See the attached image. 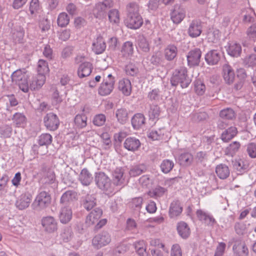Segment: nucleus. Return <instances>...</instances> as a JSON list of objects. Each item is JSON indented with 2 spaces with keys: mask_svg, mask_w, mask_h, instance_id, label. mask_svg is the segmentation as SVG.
I'll return each instance as SVG.
<instances>
[{
  "mask_svg": "<svg viewBox=\"0 0 256 256\" xmlns=\"http://www.w3.org/2000/svg\"><path fill=\"white\" fill-rule=\"evenodd\" d=\"M95 181L97 186L101 190H108L110 188V180L103 172L96 173Z\"/></svg>",
  "mask_w": 256,
  "mask_h": 256,
  "instance_id": "11",
  "label": "nucleus"
},
{
  "mask_svg": "<svg viewBox=\"0 0 256 256\" xmlns=\"http://www.w3.org/2000/svg\"><path fill=\"white\" fill-rule=\"evenodd\" d=\"M114 77L112 74H109L106 78L104 79L100 84L98 89V94L102 96L110 94L114 88Z\"/></svg>",
  "mask_w": 256,
  "mask_h": 256,
  "instance_id": "4",
  "label": "nucleus"
},
{
  "mask_svg": "<svg viewBox=\"0 0 256 256\" xmlns=\"http://www.w3.org/2000/svg\"><path fill=\"white\" fill-rule=\"evenodd\" d=\"M93 68L92 64L90 62H84L80 64L78 70V74L80 78L90 75Z\"/></svg>",
  "mask_w": 256,
  "mask_h": 256,
  "instance_id": "26",
  "label": "nucleus"
},
{
  "mask_svg": "<svg viewBox=\"0 0 256 256\" xmlns=\"http://www.w3.org/2000/svg\"><path fill=\"white\" fill-rule=\"evenodd\" d=\"M51 196L48 192H40L32 204V208L36 212H40L48 207L51 202Z\"/></svg>",
  "mask_w": 256,
  "mask_h": 256,
  "instance_id": "2",
  "label": "nucleus"
},
{
  "mask_svg": "<svg viewBox=\"0 0 256 256\" xmlns=\"http://www.w3.org/2000/svg\"><path fill=\"white\" fill-rule=\"evenodd\" d=\"M79 180L84 186H88L92 182L93 176L86 168H83L79 175Z\"/></svg>",
  "mask_w": 256,
  "mask_h": 256,
  "instance_id": "30",
  "label": "nucleus"
},
{
  "mask_svg": "<svg viewBox=\"0 0 256 256\" xmlns=\"http://www.w3.org/2000/svg\"><path fill=\"white\" fill-rule=\"evenodd\" d=\"M124 170L122 168H116L112 173L114 184L116 186H121L124 184L125 179L124 176Z\"/></svg>",
  "mask_w": 256,
  "mask_h": 256,
  "instance_id": "19",
  "label": "nucleus"
},
{
  "mask_svg": "<svg viewBox=\"0 0 256 256\" xmlns=\"http://www.w3.org/2000/svg\"><path fill=\"white\" fill-rule=\"evenodd\" d=\"M72 212L69 206H62L60 209L59 218L60 222L62 224L68 223L72 219Z\"/></svg>",
  "mask_w": 256,
  "mask_h": 256,
  "instance_id": "25",
  "label": "nucleus"
},
{
  "mask_svg": "<svg viewBox=\"0 0 256 256\" xmlns=\"http://www.w3.org/2000/svg\"><path fill=\"white\" fill-rule=\"evenodd\" d=\"M120 52L122 57L126 58L131 57L133 55L134 52L132 42L130 41H126L124 42L122 46Z\"/></svg>",
  "mask_w": 256,
  "mask_h": 256,
  "instance_id": "31",
  "label": "nucleus"
},
{
  "mask_svg": "<svg viewBox=\"0 0 256 256\" xmlns=\"http://www.w3.org/2000/svg\"><path fill=\"white\" fill-rule=\"evenodd\" d=\"M183 210V208L180 200H174L170 204L168 216L171 218H175L180 216Z\"/></svg>",
  "mask_w": 256,
  "mask_h": 256,
  "instance_id": "15",
  "label": "nucleus"
},
{
  "mask_svg": "<svg viewBox=\"0 0 256 256\" xmlns=\"http://www.w3.org/2000/svg\"><path fill=\"white\" fill-rule=\"evenodd\" d=\"M78 198V194L74 190H68L64 192L62 196L60 203L63 206H69L74 200Z\"/></svg>",
  "mask_w": 256,
  "mask_h": 256,
  "instance_id": "16",
  "label": "nucleus"
},
{
  "mask_svg": "<svg viewBox=\"0 0 256 256\" xmlns=\"http://www.w3.org/2000/svg\"><path fill=\"white\" fill-rule=\"evenodd\" d=\"M12 120L16 127L24 128L26 124L27 118L24 114L16 112L12 117Z\"/></svg>",
  "mask_w": 256,
  "mask_h": 256,
  "instance_id": "29",
  "label": "nucleus"
},
{
  "mask_svg": "<svg viewBox=\"0 0 256 256\" xmlns=\"http://www.w3.org/2000/svg\"><path fill=\"white\" fill-rule=\"evenodd\" d=\"M12 128L11 126L6 124L0 128V134L4 138H10L12 133Z\"/></svg>",
  "mask_w": 256,
  "mask_h": 256,
  "instance_id": "63",
  "label": "nucleus"
},
{
  "mask_svg": "<svg viewBox=\"0 0 256 256\" xmlns=\"http://www.w3.org/2000/svg\"><path fill=\"white\" fill-rule=\"evenodd\" d=\"M38 74L45 75L49 72L48 62L44 60H40L38 62Z\"/></svg>",
  "mask_w": 256,
  "mask_h": 256,
  "instance_id": "52",
  "label": "nucleus"
},
{
  "mask_svg": "<svg viewBox=\"0 0 256 256\" xmlns=\"http://www.w3.org/2000/svg\"><path fill=\"white\" fill-rule=\"evenodd\" d=\"M246 152L251 158H256V144L251 142L247 145Z\"/></svg>",
  "mask_w": 256,
  "mask_h": 256,
  "instance_id": "64",
  "label": "nucleus"
},
{
  "mask_svg": "<svg viewBox=\"0 0 256 256\" xmlns=\"http://www.w3.org/2000/svg\"><path fill=\"white\" fill-rule=\"evenodd\" d=\"M145 117L142 114H135L132 119V124L135 129H138L145 123Z\"/></svg>",
  "mask_w": 256,
  "mask_h": 256,
  "instance_id": "37",
  "label": "nucleus"
},
{
  "mask_svg": "<svg viewBox=\"0 0 256 256\" xmlns=\"http://www.w3.org/2000/svg\"><path fill=\"white\" fill-rule=\"evenodd\" d=\"M170 80L172 86H176L180 84L183 88L188 87L191 82V80L188 75L187 68L184 66L176 69L172 73Z\"/></svg>",
  "mask_w": 256,
  "mask_h": 256,
  "instance_id": "1",
  "label": "nucleus"
},
{
  "mask_svg": "<svg viewBox=\"0 0 256 256\" xmlns=\"http://www.w3.org/2000/svg\"><path fill=\"white\" fill-rule=\"evenodd\" d=\"M166 130L164 128H159L158 130H152L148 136L152 140H159L164 138V134Z\"/></svg>",
  "mask_w": 256,
  "mask_h": 256,
  "instance_id": "48",
  "label": "nucleus"
},
{
  "mask_svg": "<svg viewBox=\"0 0 256 256\" xmlns=\"http://www.w3.org/2000/svg\"><path fill=\"white\" fill-rule=\"evenodd\" d=\"M12 38L14 42L22 43L24 35V28L20 26L14 27L12 30Z\"/></svg>",
  "mask_w": 256,
  "mask_h": 256,
  "instance_id": "27",
  "label": "nucleus"
},
{
  "mask_svg": "<svg viewBox=\"0 0 256 256\" xmlns=\"http://www.w3.org/2000/svg\"><path fill=\"white\" fill-rule=\"evenodd\" d=\"M233 166L238 174L241 175L248 170L250 162L246 158H239L234 162Z\"/></svg>",
  "mask_w": 256,
  "mask_h": 256,
  "instance_id": "14",
  "label": "nucleus"
},
{
  "mask_svg": "<svg viewBox=\"0 0 256 256\" xmlns=\"http://www.w3.org/2000/svg\"><path fill=\"white\" fill-rule=\"evenodd\" d=\"M193 160L192 155L189 152L182 153L178 157V160L180 164L184 166L190 165Z\"/></svg>",
  "mask_w": 256,
  "mask_h": 256,
  "instance_id": "46",
  "label": "nucleus"
},
{
  "mask_svg": "<svg viewBox=\"0 0 256 256\" xmlns=\"http://www.w3.org/2000/svg\"><path fill=\"white\" fill-rule=\"evenodd\" d=\"M208 157L206 152L200 151L196 153L195 158L197 162L204 164L208 160Z\"/></svg>",
  "mask_w": 256,
  "mask_h": 256,
  "instance_id": "62",
  "label": "nucleus"
},
{
  "mask_svg": "<svg viewBox=\"0 0 256 256\" xmlns=\"http://www.w3.org/2000/svg\"><path fill=\"white\" fill-rule=\"evenodd\" d=\"M201 56L202 52L200 48H196L190 50L186 56L188 66H198Z\"/></svg>",
  "mask_w": 256,
  "mask_h": 256,
  "instance_id": "13",
  "label": "nucleus"
},
{
  "mask_svg": "<svg viewBox=\"0 0 256 256\" xmlns=\"http://www.w3.org/2000/svg\"><path fill=\"white\" fill-rule=\"evenodd\" d=\"M240 147V142L235 141L229 144L226 148V154L233 156L239 150Z\"/></svg>",
  "mask_w": 256,
  "mask_h": 256,
  "instance_id": "43",
  "label": "nucleus"
},
{
  "mask_svg": "<svg viewBox=\"0 0 256 256\" xmlns=\"http://www.w3.org/2000/svg\"><path fill=\"white\" fill-rule=\"evenodd\" d=\"M186 16V12L182 8L174 10L170 14V18L175 24H180Z\"/></svg>",
  "mask_w": 256,
  "mask_h": 256,
  "instance_id": "33",
  "label": "nucleus"
},
{
  "mask_svg": "<svg viewBox=\"0 0 256 256\" xmlns=\"http://www.w3.org/2000/svg\"><path fill=\"white\" fill-rule=\"evenodd\" d=\"M141 145L140 140L135 137L126 138L124 143V148L131 152L138 150Z\"/></svg>",
  "mask_w": 256,
  "mask_h": 256,
  "instance_id": "18",
  "label": "nucleus"
},
{
  "mask_svg": "<svg viewBox=\"0 0 256 256\" xmlns=\"http://www.w3.org/2000/svg\"><path fill=\"white\" fill-rule=\"evenodd\" d=\"M106 46L104 38L98 34L94 38L92 44V50L96 54H102L106 50Z\"/></svg>",
  "mask_w": 256,
  "mask_h": 256,
  "instance_id": "10",
  "label": "nucleus"
},
{
  "mask_svg": "<svg viewBox=\"0 0 256 256\" xmlns=\"http://www.w3.org/2000/svg\"><path fill=\"white\" fill-rule=\"evenodd\" d=\"M146 168L143 165L135 166L130 168L129 174L132 177L138 176L144 172Z\"/></svg>",
  "mask_w": 256,
  "mask_h": 256,
  "instance_id": "56",
  "label": "nucleus"
},
{
  "mask_svg": "<svg viewBox=\"0 0 256 256\" xmlns=\"http://www.w3.org/2000/svg\"><path fill=\"white\" fill-rule=\"evenodd\" d=\"M216 172L220 179H226L230 175L229 168L224 164L218 165L216 168Z\"/></svg>",
  "mask_w": 256,
  "mask_h": 256,
  "instance_id": "36",
  "label": "nucleus"
},
{
  "mask_svg": "<svg viewBox=\"0 0 256 256\" xmlns=\"http://www.w3.org/2000/svg\"><path fill=\"white\" fill-rule=\"evenodd\" d=\"M174 166V164L172 160L166 159L162 160L160 167L162 172L168 174L172 170Z\"/></svg>",
  "mask_w": 256,
  "mask_h": 256,
  "instance_id": "54",
  "label": "nucleus"
},
{
  "mask_svg": "<svg viewBox=\"0 0 256 256\" xmlns=\"http://www.w3.org/2000/svg\"><path fill=\"white\" fill-rule=\"evenodd\" d=\"M194 90L198 96H202L206 92V88L204 83L200 79L194 80Z\"/></svg>",
  "mask_w": 256,
  "mask_h": 256,
  "instance_id": "49",
  "label": "nucleus"
},
{
  "mask_svg": "<svg viewBox=\"0 0 256 256\" xmlns=\"http://www.w3.org/2000/svg\"><path fill=\"white\" fill-rule=\"evenodd\" d=\"M242 14H244L243 20L245 22H250L254 20V12L253 9L248 8L242 10Z\"/></svg>",
  "mask_w": 256,
  "mask_h": 256,
  "instance_id": "57",
  "label": "nucleus"
},
{
  "mask_svg": "<svg viewBox=\"0 0 256 256\" xmlns=\"http://www.w3.org/2000/svg\"><path fill=\"white\" fill-rule=\"evenodd\" d=\"M32 200V196L30 194H22L20 198L16 200V206L20 210L27 208Z\"/></svg>",
  "mask_w": 256,
  "mask_h": 256,
  "instance_id": "28",
  "label": "nucleus"
},
{
  "mask_svg": "<svg viewBox=\"0 0 256 256\" xmlns=\"http://www.w3.org/2000/svg\"><path fill=\"white\" fill-rule=\"evenodd\" d=\"M100 137L102 140V147L104 150H109L112 146L110 135L108 132H102Z\"/></svg>",
  "mask_w": 256,
  "mask_h": 256,
  "instance_id": "51",
  "label": "nucleus"
},
{
  "mask_svg": "<svg viewBox=\"0 0 256 256\" xmlns=\"http://www.w3.org/2000/svg\"><path fill=\"white\" fill-rule=\"evenodd\" d=\"M196 215L198 220L206 226L212 228L216 224V219L211 214L201 209L196 211Z\"/></svg>",
  "mask_w": 256,
  "mask_h": 256,
  "instance_id": "6",
  "label": "nucleus"
},
{
  "mask_svg": "<svg viewBox=\"0 0 256 256\" xmlns=\"http://www.w3.org/2000/svg\"><path fill=\"white\" fill-rule=\"evenodd\" d=\"M46 76L38 74L34 76L30 82V88L32 90L40 89L45 83Z\"/></svg>",
  "mask_w": 256,
  "mask_h": 256,
  "instance_id": "22",
  "label": "nucleus"
},
{
  "mask_svg": "<svg viewBox=\"0 0 256 256\" xmlns=\"http://www.w3.org/2000/svg\"><path fill=\"white\" fill-rule=\"evenodd\" d=\"M164 54L166 59L171 61L177 56L178 48L174 44L168 45L164 50Z\"/></svg>",
  "mask_w": 256,
  "mask_h": 256,
  "instance_id": "35",
  "label": "nucleus"
},
{
  "mask_svg": "<svg viewBox=\"0 0 256 256\" xmlns=\"http://www.w3.org/2000/svg\"><path fill=\"white\" fill-rule=\"evenodd\" d=\"M114 3L112 0H104L96 4L94 11L96 12V18L104 15L106 10L114 6Z\"/></svg>",
  "mask_w": 256,
  "mask_h": 256,
  "instance_id": "12",
  "label": "nucleus"
},
{
  "mask_svg": "<svg viewBox=\"0 0 256 256\" xmlns=\"http://www.w3.org/2000/svg\"><path fill=\"white\" fill-rule=\"evenodd\" d=\"M108 20L112 24L118 25L120 22V12L116 9H112L108 13Z\"/></svg>",
  "mask_w": 256,
  "mask_h": 256,
  "instance_id": "42",
  "label": "nucleus"
},
{
  "mask_svg": "<svg viewBox=\"0 0 256 256\" xmlns=\"http://www.w3.org/2000/svg\"><path fill=\"white\" fill-rule=\"evenodd\" d=\"M223 78L226 83L232 84L235 78V74L232 68L229 64H225L222 68Z\"/></svg>",
  "mask_w": 256,
  "mask_h": 256,
  "instance_id": "23",
  "label": "nucleus"
},
{
  "mask_svg": "<svg viewBox=\"0 0 256 256\" xmlns=\"http://www.w3.org/2000/svg\"><path fill=\"white\" fill-rule=\"evenodd\" d=\"M125 71L127 75L130 76H136L138 73V69L136 66L130 62L125 66Z\"/></svg>",
  "mask_w": 256,
  "mask_h": 256,
  "instance_id": "58",
  "label": "nucleus"
},
{
  "mask_svg": "<svg viewBox=\"0 0 256 256\" xmlns=\"http://www.w3.org/2000/svg\"><path fill=\"white\" fill-rule=\"evenodd\" d=\"M177 230L178 234L184 239L188 238L190 233L188 226L184 222H180L178 224Z\"/></svg>",
  "mask_w": 256,
  "mask_h": 256,
  "instance_id": "34",
  "label": "nucleus"
},
{
  "mask_svg": "<svg viewBox=\"0 0 256 256\" xmlns=\"http://www.w3.org/2000/svg\"><path fill=\"white\" fill-rule=\"evenodd\" d=\"M237 128L234 126H230L226 129L221 134V139L224 142H228L233 138L237 134Z\"/></svg>",
  "mask_w": 256,
  "mask_h": 256,
  "instance_id": "32",
  "label": "nucleus"
},
{
  "mask_svg": "<svg viewBox=\"0 0 256 256\" xmlns=\"http://www.w3.org/2000/svg\"><path fill=\"white\" fill-rule=\"evenodd\" d=\"M116 116L118 121L122 124H124L128 120V112L127 110L124 108H120L118 109L116 111Z\"/></svg>",
  "mask_w": 256,
  "mask_h": 256,
  "instance_id": "40",
  "label": "nucleus"
},
{
  "mask_svg": "<svg viewBox=\"0 0 256 256\" xmlns=\"http://www.w3.org/2000/svg\"><path fill=\"white\" fill-rule=\"evenodd\" d=\"M102 214V211L100 208H96L94 209L86 216V224L89 226L95 224L99 220Z\"/></svg>",
  "mask_w": 256,
  "mask_h": 256,
  "instance_id": "17",
  "label": "nucleus"
},
{
  "mask_svg": "<svg viewBox=\"0 0 256 256\" xmlns=\"http://www.w3.org/2000/svg\"><path fill=\"white\" fill-rule=\"evenodd\" d=\"M41 224L44 230L47 232L52 233L58 230L57 220L52 216L43 217Z\"/></svg>",
  "mask_w": 256,
  "mask_h": 256,
  "instance_id": "9",
  "label": "nucleus"
},
{
  "mask_svg": "<svg viewBox=\"0 0 256 256\" xmlns=\"http://www.w3.org/2000/svg\"><path fill=\"white\" fill-rule=\"evenodd\" d=\"M70 22V18L66 12L60 13L57 18L58 25L62 28L66 26Z\"/></svg>",
  "mask_w": 256,
  "mask_h": 256,
  "instance_id": "53",
  "label": "nucleus"
},
{
  "mask_svg": "<svg viewBox=\"0 0 256 256\" xmlns=\"http://www.w3.org/2000/svg\"><path fill=\"white\" fill-rule=\"evenodd\" d=\"M166 191V188L160 186H157L152 190L149 191L148 194L152 198H156L163 196Z\"/></svg>",
  "mask_w": 256,
  "mask_h": 256,
  "instance_id": "55",
  "label": "nucleus"
},
{
  "mask_svg": "<svg viewBox=\"0 0 256 256\" xmlns=\"http://www.w3.org/2000/svg\"><path fill=\"white\" fill-rule=\"evenodd\" d=\"M232 248L236 254L240 256H248V250L244 241L236 240Z\"/></svg>",
  "mask_w": 256,
  "mask_h": 256,
  "instance_id": "24",
  "label": "nucleus"
},
{
  "mask_svg": "<svg viewBox=\"0 0 256 256\" xmlns=\"http://www.w3.org/2000/svg\"><path fill=\"white\" fill-rule=\"evenodd\" d=\"M106 121V117L104 114H96L93 118L92 122L94 126H103Z\"/></svg>",
  "mask_w": 256,
  "mask_h": 256,
  "instance_id": "61",
  "label": "nucleus"
},
{
  "mask_svg": "<svg viewBox=\"0 0 256 256\" xmlns=\"http://www.w3.org/2000/svg\"><path fill=\"white\" fill-rule=\"evenodd\" d=\"M111 242V236L106 232H102L96 235L92 240V244L96 248H100L106 246Z\"/></svg>",
  "mask_w": 256,
  "mask_h": 256,
  "instance_id": "5",
  "label": "nucleus"
},
{
  "mask_svg": "<svg viewBox=\"0 0 256 256\" xmlns=\"http://www.w3.org/2000/svg\"><path fill=\"white\" fill-rule=\"evenodd\" d=\"M72 236V230L69 228H64L60 234V238L64 242H69L71 240Z\"/></svg>",
  "mask_w": 256,
  "mask_h": 256,
  "instance_id": "59",
  "label": "nucleus"
},
{
  "mask_svg": "<svg viewBox=\"0 0 256 256\" xmlns=\"http://www.w3.org/2000/svg\"><path fill=\"white\" fill-rule=\"evenodd\" d=\"M162 92L158 88L152 90L148 94V98L152 102H158L162 99Z\"/></svg>",
  "mask_w": 256,
  "mask_h": 256,
  "instance_id": "41",
  "label": "nucleus"
},
{
  "mask_svg": "<svg viewBox=\"0 0 256 256\" xmlns=\"http://www.w3.org/2000/svg\"><path fill=\"white\" fill-rule=\"evenodd\" d=\"M235 116L234 111L231 108H226L222 110L220 113V116L224 119L232 120Z\"/></svg>",
  "mask_w": 256,
  "mask_h": 256,
  "instance_id": "60",
  "label": "nucleus"
},
{
  "mask_svg": "<svg viewBox=\"0 0 256 256\" xmlns=\"http://www.w3.org/2000/svg\"><path fill=\"white\" fill-rule=\"evenodd\" d=\"M150 119L152 120H158L160 113V108L157 104H152L148 110Z\"/></svg>",
  "mask_w": 256,
  "mask_h": 256,
  "instance_id": "45",
  "label": "nucleus"
},
{
  "mask_svg": "<svg viewBox=\"0 0 256 256\" xmlns=\"http://www.w3.org/2000/svg\"><path fill=\"white\" fill-rule=\"evenodd\" d=\"M44 122L47 129L52 131L56 130L60 125L58 116L53 112L47 114L44 118Z\"/></svg>",
  "mask_w": 256,
  "mask_h": 256,
  "instance_id": "7",
  "label": "nucleus"
},
{
  "mask_svg": "<svg viewBox=\"0 0 256 256\" xmlns=\"http://www.w3.org/2000/svg\"><path fill=\"white\" fill-rule=\"evenodd\" d=\"M202 30V22L198 20H193L189 24L187 33L190 37L196 38L200 36Z\"/></svg>",
  "mask_w": 256,
  "mask_h": 256,
  "instance_id": "8",
  "label": "nucleus"
},
{
  "mask_svg": "<svg viewBox=\"0 0 256 256\" xmlns=\"http://www.w3.org/2000/svg\"><path fill=\"white\" fill-rule=\"evenodd\" d=\"M137 48L143 52H147L150 50V44L146 38L144 36H138L137 40Z\"/></svg>",
  "mask_w": 256,
  "mask_h": 256,
  "instance_id": "39",
  "label": "nucleus"
},
{
  "mask_svg": "<svg viewBox=\"0 0 256 256\" xmlns=\"http://www.w3.org/2000/svg\"><path fill=\"white\" fill-rule=\"evenodd\" d=\"M87 116L84 114H78L74 118V123L77 127L82 128L87 126Z\"/></svg>",
  "mask_w": 256,
  "mask_h": 256,
  "instance_id": "44",
  "label": "nucleus"
},
{
  "mask_svg": "<svg viewBox=\"0 0 256 256\" xmlns=\"http://www.w3.org/2000/svg\"><path fill=\"white\" fill-rule=\"evenodd\" d=\"M221 58L220 52L218 50H211L205 56V60L208 64L213 66L216 64Z\"/></svg>",
  "mask_w": 256,
  "mask_h": 256,
  "instance_id": "20",
  "label": "nucleus"
},
{
  "mask_svg": "<svg viewBox=\"0 0 256 256\" xmlns=\"http://www.w3.org/2000/svg\"><path fill=\"white\" fill-rule=\"evenodd\" d=\"M228 53L232 56H240L242 52V48L240 44L232 42L230 44Z\"/></svg>",
  "mask_w": 256,
  "mask_h": 256,
  "instance_id": "47",
  "label": "nucleus"
},
{
  "mask_svg": "<svg viewBox=\"0 0 256 256\" xmlns=\"http://www.w3.org/2000/svg\"><path fill=\"white\" fill-rule=\"evenodd\" d=\"M52 136L49 134H42L38 137V144L40 146H48L52 142Z\"/></svg>",
  "mask_w": 256,
  "mask_h": 256,
  "instance_id": "50",
  "label": "nucleus"
},
{
  "mask_svg": "<svg viewBox=\"0 0 256 256\" xmlns=\"http://www.w3.org/2000/svg\"><path fill=\"white\" fill-rule=\"evenodd\" d=\"M118 88L123 94L129 96L131 94L132 90L130 81L126 78L120 80L118 83Z\"/></svg>",
  "mask_w": 256,
  "mask_h": 256,
  "instance_id": "21",
  "label": "nucleus"
},
{
  "mask_svg": "<svg viewBox=\"0 0 256 256\" xmlns=\"http://www.w3.org/2000/svg\"><path fill=\"white\" fill-rule=\"evenodd\" d=\"M96 205V199L94 196L87 194L82 200V206L87 210H92Z\"/></svg>",
  "mask_w": 256,
  "mask_h": 256,
  "instance_id": "38",
  "label": "nucleus"
},
{
  "mask_svg": "<svg viewBox=\"0 0 256 256\" xmlns=\"http://www.w3.org/2000/svg\"><path fill=\"white\" fill-rule=\"evenodd\" d=\"M124 22L128 28L137 30L142 26L144 20L140 13L136 12V13L127 14Z\"/></svg>",
  "mask_w": 256,
  "mask_h": 256,
  "instance_id": "3",
  "label": "nucleus"
}]
</instances>
